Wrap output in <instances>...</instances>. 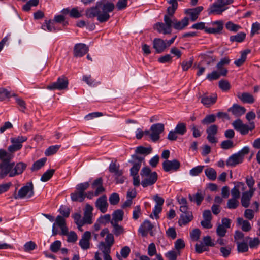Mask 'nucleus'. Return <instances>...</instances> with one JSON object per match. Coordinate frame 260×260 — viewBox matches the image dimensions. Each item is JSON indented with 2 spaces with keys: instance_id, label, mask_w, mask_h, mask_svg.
Masks as SVG:
<instances>
[{
  "instance_id": "obj_5",
  "label": "nucleus",
  "mask_w": 260,
  "mask_h": 260,
  "mask_svg": "<svg viewBox=\"0 0 260 260\" xmlns=\"http://www.w3.org/2000/svg\"><path fill=\"white\" fill-rule=\"evenodd\" d=\"M249 152V148L248 146L244 147L237 153L232 155L226 161L228 166L235 167L236 165L241 164L244 160L245 155Z\"/></svg>"
},
{
  "instance_id": "obj_55",
  "label": "nucleus",
  "mask_w": 260,
  "mask_h": 260,
  "mask_svg": "<svg viewBox=\"0 0 260 260\" xmlns=\"http://www.w3.org/2000/svg\"><path fill=\"white\" fill-rule=\"evenodd\" d=\"M203 166L195 167L190 170L189 174L192 176L199 175L203 171Z\"/></svg>"
},
{
  "instance_id": "obj_20",
  "label": "nucleus",
  "mask_w": 260,
  "mask_h": 260,
  "mask_svg": "<svg viewBox=\"0 0 260 260\" xmlns=\"http://www.w3.org/2000/svg\"><path fill=\"white\" fill-rule=\"evenodd\" d=\"M224 11H225V9L223 8L217 1L211 5L208 10L209 15H219Z\"/></svg>"
},
{
  "instance_id": "obj_26",
  "label": "nucleus",
  "mask_w": 260,
  "mask_h": 260,
  "mask_svg": "<svg viewBox=\"0 0 260 260\" xmlns=\"http://www.w3.org/2000/svg\"><path fill=\"white\" fill-rule=\"evenodd\" d=\"M228 111L232 112L236 117H240L246 112V109L244 107L234 104L228 109Z\"/></svg>"
},
{
  "instance_id": "obj_49",
  "label": "nucleus",
  "mask_w": 260,
  "mask_h": 260,
  "mask_svg": "<svg viewBox=\"0 0 260 260\" xmlns=\"http://www.w3.org/2000/svg\"><path fill=\"white\" fill-rule=\"evenodd\" d=\"M226 28L231 31L236 32L241 28V26L238 24H234L232 21H228L225 24Z\"/></svg>"
},
{
  "instance_id": "obj_22",
  "label": "nucleus",
  "mask_w": 260,
  "mask_h": 260,
  "mask_svg": "<svg viewBox=\"0 0 260 260\" xmlns=\"http://www.w3.org/2000/svg\"><path fill=\"white\" fill-rule=\"evenodd\" d=\"M153 47L155 49L156 53H160L165 50L167 47V45L166 41L164 40L161 39L156 38L153 40Z\"/></svg>"
},
{
  "instance_id": "obj_17",
  "label": "nucleus",
  "mask_w": 260,
  "mask_h": 260,
  "mask_svg": "<svg viewBox=\"0 0 260 260\" xmlns=\"http://www.w3.org/2000/svg\"><path fill=\"white\" fill-rule=\"evenodd\" d=\"M88 50V47L85 44H77L74 46V54L76 57H82L86 54Z\"/></svg>"
},
{
  "instance_id": "obj_12",
  "label": "nucleus",
  "mask_w": 260,
  "mask_h": 260,
  "mask_svg": "<svg viewBox=\"0 0 260 260\" xmlns=\"http://www.w3.org/2000/svg\"><path fill=\"white\" fill-rule=\"evenodd\" d=\"M180 167V162L177 159L172 160H166L162 163V168L165 172H169L171 170L177 171Z\"/></svg>"
},
{
  "instance_id": "obj_19",
  "label": "nucleus",
  "mask_w": 260,
  "mask_h": 260,
  "mask_svg": "<svg viewBox=\"0 0 260 260\" xmlns=\"http://www.w3.org/2000/svg\"><path fill=\"white\" fill-rule=\"evenodd\" d=\"M203 217L204 220L201 222L202 226L205 229H210L212 227L211 222L212 219L211 212L209 210H207L204 211L203 213Z\"/></svg>"
},
{
  "instance_id": "obj_45",
  "label": "nucleus",
  "mask_w": 260,
  "mask_h": 260,
  "mask_svg": "<svg viewBox=\"0 0 260 260\" xmlns=\"http://www.w3.org/2000/svg\"><path fill=\"white\" fill-rule=\"evenodd\" d=\"M175 130L178 135H183L186 133L187 131L186 125L184 123L179 122L177 124Z\"/></svg>"
},
{
  "instance_id": "obj_6",
  "label": "nucleus",
  "mask_w": 260,
  "mask_h": 260,
  "mask_svg": "<svg viewBox=\"0 0 260 260\" xmlns=\"http://www.w3.org/2000/svg\"><path fill=\"white\" fill-rule=\"evenodd\" d=\"M34 194V185L32 182H28L26 185L21 187L18 191V194L14 196L15 199L29 198Z\"/></svg>"
},
{
  "instance_id": "obj_31",
  "label": "nucleus",
  "mask_w": 260,
  "mask_h": 260,
  "mask_svg": "<svg viewBox=\"0 0 260 260\" xmlns=\"http://www.w3.org/2000/svg\"><path fill=\"white\" fill-rule=\"evenodd\" d=\"M112 230V233L115 236L118 237L125 233V231L124 227L118 223H111Z\"/></svg>"
},
{
  "instance_id": "obj_4",
  "label": "nucleus",
  "mask_w": 260,
  "mask_h": 260,
  "mask_svg": "<svg viewBox=\"0 0 260 260\" xmlns=\"http://www.w3.org/2000/svg\"><path fill=\"white\" fill-rule=\"evenodd\" d=\"M140 175L143 179L141 184L144 188L153 185L157 180V173L151 172L148 167H143L141 170Z\"/></svg>"
},
{
  "instance_id": "obj_60",
  "label": "nucleus",
  "mask_w": 260,
  "mask_h": 260,
  "mask_svg": "<svg viewBox=\"0 0 260 260\" xmlns=\"http://www.w3.org/2000/svg\"><path fill=\"white\" fill-rule=\"evenodd\" d=\"M109 202L111 205H116L117 204L120 200L119 196L117 193H113L109 197Z\"/></svg>"
},
{
  "instance_id": "obj_13",
  "label": "nucleus",
  "mask_w": 260,
  "mask_h": 260,
  "mask_svg": "<svg viewBox=\"0 0 260 260\" xmlns=\"http://www.w3.org/2000/svg\"><path fill=\"white\" fill-rule=\"evenodd\" d=\"M234 187L231 190V194L232 198L238 199L241 196L240 189L244 191L246 189V186L243 182H235L234 183Z\"/></svg>"
},
{
  "instance_id": "obj_64",
  "label": "nucleus",
  "mask_w": 260,
  "mask_h": 260,
  "mask_svg": "<svg viewBox=\"0 0 260 260\" xmlns=\"http://www.w3.org/2000/svg\"><path fill=\"white\" fill-rule=\"evenodd\" d=\"M219 86L221 90L224 91L229 90L231 87L229 82L224 80L219 81Z\"/></svg>"
},
{
  "instance_id": "obj_21",
  "label": "nucleus",
  "mask_w": 260,
  "mask_h": 260,
  "mask_svg": "<svg viewBox=\"0 0 260 260\" xmlns=\"http://www.w3.org/2000/svg\"><path fill=\"white\" fill-rule=\"evenodd\" d=\"M203 9V6H198L194 8L186 9L185 13L190 16L192 21H195L198 19L199 14Z\"/></svg>"
},
{
  "instance_id": "obj_30",
  "label": "nucleus",
  "mask_w": 260,
  "mask_h": 260,
  "mask_svg": "<svg viewBox=\"0 0 260 260\" xmlns=\"http://www.w3.org/2000/svg\"><path fill=\"white\" fill-rule=\"evenodd\" d=\"M124 212L121 209H118L113 212L112 214L111 223H118L123 220Z\"/></svg>"
},
{
  "instance_id": "obj_10",
  "label": "nucleus",
  "mask_w": 260,
  "mask_h": 260,
  "mask_svg": "<svg viewBox=\"0 0 260 260\" xmlns=\"http://www.w3.org/2000/svg\"><path fill=\"white\" fill-rule=\"evenodd\" d=\"M109 170L110 172L114 174L117 183H123L124 182V177L122 176L123 171L119 169V165L112 162L109 165Z\"/></svg>"
},
{
  "instance_id": "obj_51",
  "label": "nucleus",
  "mask_w": 260,
  "mask_h": 260,
  "mask_svg": "<svg viewBox=\"0 0 260 260\" xmlns=\"http://www.w3.org/2000/svg\"><path fill=\"white\" fill-rule=\"evenodd\" d=\"M111 246L106 244L104 242H101L99 245V249L102 251L103 255L109 254L111 252Z\"/></svg>"
},
{
  "instance_id": "obj_8",
  "label": "nucleus",
  "mask_w": 260,
  "mask_h": 260,
  "mask_svg": "<svg viewBox=\"0 0 260 260\" xmlns=\"http://www.w3.org/2000/svg\"><path fill=\"white\" fill-rule=\"evenodd\" d=\"M144 158L139 156L136 154L132 155V159L129 160V162L133 165V167L130 169L131 176H137L138 173L141 166L142 161Z\"/></svg>"
},
{
  "instance_id": "obj_7",
  "label": "nucleus",
  "mask_w": 260,
  "mask_h": 260,
  "mask_svg": "<svg viewBox=\"0 0 260 260\" xmlns=\"http://www.w3.org/2000/svg\"><path fill=\"white\" fill-rule=\"evenodd\" d=\"M232 124L235 130L239 132L243 135L247 134L249 131H252L255 127L253 122L251 123V126L249 127L244 124L240 119L234 121Z\"/></svg>"
},
{
  "instance_id": "obj_38",
  "label": "nucleus",
  "mask_w": 260,
  "mask_h": 260,
  "mask_svg": "<svg viewBox=\"0 0 260 260\" xmlns=\"http://www.w3.org/2000/svg\"><path fill=\"white\" fill-rule=\"evenodd\" d=\"M216 120V116L215 114L207 115L201 121L203 125H208L213 123Z\"/></svg>"
},
{
  "instance_id": "obj_28",
  "label": "nucleus",
  "mask_w": 260,
  "mask_h": 260,
  "mask_svg": "<svg viewBox=\"0 0 260 260\" xmlns=\"http://www.w3.org/2000/svg\"><path fill=\"white\" fill-rule=\"evenodd\" d=\"M189 200L192 202L195 203L197 206L201 205L202 202L203 201L204 198V194L200 190H198L194 194L188 195Z\"/></svg>"
},
{
  "instance_id": "obj_11",
  "label": "nucleus",
  "mask_w": 260,
  "mask_h": 260,
  "mask_svg": "<svg viewBox=\"0 0 260 260\" xmlns=\"http://www.w3.org/2000/svg\"><path fill=\"white\" fill-rule=\"evenodd\" d=\"M68 80L64 76H62L58 78L56 82H53L47 87L49 90H62L68 87Z\"/></svg>"
},
{
  "instance_id": "obj_39",
  "label": "nucleus",
  "mask_w": 260,
  "mask_h": 260,
  "mask_svg": "<svg viewBox=\"0 0 260 260\" xmlns=\"http://www.w3.org/2000/svg\"><path fill=\"white\" fill-rule=\"evenodd\" d=\"M46 161L47 158L46 157H43L37 160L33 164L31 168V170L32 171L39 170L44 166Z\"/></svg>"
},
{
  "instance_id": "obj_35",
  "label": "nucleus",
  "mask_w": 260,
  "mask_h": 260,
  "mask_svg": "<svg viewBox=\"0 0 260 260\" xmlns=\"http://www.w3.org/2000/svg\"><path fill=\"white\" fill-rule=\"evenodd\" d=\"M237 97L243 103L252 104L254 102L253 96L248 93H238Z\"/></svg>"
},
{
  "instance_id": "obj_63",
  "label": "nucleus",
  "mask_w": 260,
  "mask_h": 260,
  "mask_svg": "<svg viewBox=\"0 0 260 260\" xmlns=\"http://www.w3.org/2000/svg\"><path fill=\"white\" fill-rule=\"evenodd\" d=\"M178 255H179V253H178L174 250H171L165 254V256L168 260H176Z\"/></svg>"
},
{
  "instance_id": "obj_1",
  "label": "nucleus",
  "mask_w": 260,
  "mask_h": 260,
  "mask_svg": "<svg viewBox=\"0 0 260 260\" xmlns=\"http://www.w3.org/2000/svg\"><path fill=\"white\" fill-rule=\"evenodd\" d=\"M12 156L6 150L0 149V178L3 179L7 175L13 177L21 174L26 169L27 165L23 162L15 164L11 162Z\"/></svg>"
},
{
  "instance_id": "obj_58",
  "label": "nucleus",
  "mask_w": 260,
  "mask_h": 260,
  "mask_svg": "<svg viewBox=\"0 0 260 260\" xmlns=\"http://www.w3.org/2000/svg\"><path fill=\"white\" fill-rule=\"evenodd\" d=\"M220 76H222L221 74V71H219V72L214 71L212 73L207 75V79L210 81H212L218 79Z\"/></svg>"
},
{
  "instance_id": "obj_29",
  "label": "nucleus",
  "mask_w": 260,
  "mask_h": 260,
  "mask_svg": "<svg viewBox=\"0 0 260 260\" xmlns=\"http://www.w3.org/2000/svg\"><path fill=\"white\" fill-rule=\"evenodd\" d=\"M193 218L192 212L182 214L178 220V224L181 226H184L190 222L193 219Z\"/></svg>"
},
{
  "instance_id": "obj_16",
  "label": "nucleus",
  "mask_w": 260,
  "mask_h": 260,
  "mask_svg": "<svg viewBox=\"0 0 260 260\" xmlns=\"http://www.w3.org/2000/svg\"><path fill=\"white\" fill-rule=\"evenodd\" d=\"M255 191L247 190L242 193L241 198V203L244 208H247L249 206L250 201L253 196Z\"/></svg>"
},
{
  "instance_id": "obj_32",
  "label": "nucleus",
  "mask_w": 260,
  "mask_h": 260,
  "mask_svg": "<svg viewBox=\"0 0 260 260\" xmlns=\"http://www.w3.org/2000/svg\"><path fill=\"white\" fill-rule=\"evenodd\" d=\"M153 228V226L151 222L148 220H146L139 228V231L143 236H145L148 231L152 230Z\"/></svg>"
},
{
  "instance_id": "obj_2",
  "label": "nucleus",
  "mask_w": 260,
  "mask_h": 260,
  "mask_svg": "<svg viewBox=\"0 0 260 260\" xmlns=\"http://www.w3.org/2000/svg\"><path fill=\"white\" fill-rule=\"evenodd\" d=\"M115 5L109 0H100L96 2L95 6L87 9L86 11L87 17L91 18L96 17L101 23L107 22L110 18L109 13L112 12Z\"/></svg>"
},
{
  "instance_id": "obj_18",
  "label": "nucleus",
  "mask_w": 260,
  "mask_h": 260,
  "mask_svg": "<svg viewBox=\"0 0 260 260\" xmlns=\"http://www.w3.org/2000/svg\"><path fill=\"white\" fill-rule=\"evenodd\" d=\"M212 25L214 26L213 28H206L205 32L209 34H219L223 28V22L222 21H216L212 22Z\"/></svg>"
},
{
  "instance_id": "obj_23",
  "label": "nucleus",
  "mask_w": 260,
  "mask_h": 260,
  "mask_svg": "<svg viewBox=\"0 0 260 260\" xmlns=\"http://www.w3.org/2000/svg\"><path fill=\"white\" fill-rule=\"evenodd\" d=\"M200 98L201 102L206 107H209L214 105L217 100V96L216 94L210 96L204 95Z\"/></svg>"
},
{
  "instance_id": "obj_33",
  "label": "nucleus",
  "mask_w": 260,
  "mask_h": 260,
  "mask_svg": "<svg viewBox=\"0 0 260 260\" xmlns=\"http://www.w3.org/2000/svg\"><path fill=\"white\" fill-rule=\"evenodd\" d=\"M237 224L241 226L242 230L244 232H249L251 230V226L250 222L242 218L238 217L237 219Z\"/></svg>"
},
{
  "instance_id": "obj_56",
  "label": "nucleus",
  "mask_w": 260,
  "mask_h": 260,
  "mask_svg": "<svg viewBox=\"0 0 260 260\" xmlns=\"http://www.w3.org/2000/svg\"><path fill=\"white\" fill-rule=\"evenodd\" d=\"M90 184L88 182L81 183L77 185L76 189L82 193H85V191L89 187Z\"/></svg>"
},
{
  "instance_id": "obj_43",
  "label": "nucleus",
  "mask_w": 260,
  "mask_h": 260,
  "mask_svg": "<svg viewBox=\"0 0 260 260\" xmlns=\"http://www.w3.org/2000/svg\"><path fill=\"white\" fill-rule=\"evenodd\" d=\"M205 173L207 178L212 181L215 180L217 177V173L212 168H208L205 170Z\"/></svg>"
},
{
  "instance_id": "obj_44",
  "label": "nucleus",
  "mask_w": 260,
  "mask_h": 260,
  "mask_svg": "<svg viewBox=\"0 0 260 260\" xmlns=\"http://www.w3.org/2000/svg\"><path fill=\"white\" fill-rule=\"evenodd\" d=\"M15 94H11V92L4 88H0V101H3L11 96H15Z\"/></svg>"
},
{
  "instance_id": "obj_61",
  "label": "nucleus",
  "mask_w": 260,
  "mask_h": 260,
  "mask_svg": "<svg viewBox=\"0 0 260 260\" xmlns=\"http://www.w3.org/2000/svg\"><path fill=\"white\" fill-rule=\"evenodd\" d=\"M142 214L140 205L135 206L133 212V219L137 220Z\"/></svg>"
},
{
  "instance_id": "obj_57",
  "label": "nucleus",
  "mask_w": 260,
  "mask_h": 260,
  "mask_svg": "<svg viewBox=\"0 0 260 260\" xmlns=\"http://www.w3.org/2000/svg\"><path fill=\"white\" fill-rule=\"evenodd\" d=\"M27 138L26 137L18 136L17 137L11 138L10 139L12 143H16L17 144H22V143L26 141Z\"/></svg>"
},
{
  "instance_id": "obj_24",
  "label": "nucleus",
  "mask_w": 260,
  "mask_h": 260,
  "mask_svg": "<svg viewBox=\"0 0 260 260\" xmlns=\"http://www.w3.org/2000/svg\"><path fill=\"white\" fill-rule=\"evenodd\" d=\"M90 238L91 233L90 232L86 231L83 234L79 243V245L83 249L86 250L89 248Z\"/></svg>"
},
{
  "instance_id": "obj_48",
  "label": "nucleus",
  "mask_w": 260,
  "mask_h": 260,
  "mask_svg": "<svg viewBox=\"0 0 260 260\" xmlns=\"http://www.w3.org/2000/svg\"><path fill=\"white\" fill-rule=\"evenodd\" d=\"M246 240L249 241V245L250 248H256L260 244V240L258 238H254L253 239L249 236L246 237Z\"/></svg>"
},
{
  "instance_id": "obj_62",
  "label": "nucleus",
  "mask_w": 260,
  "mask_h": 260,
  "mask_svg": "<svg viewBox=\"0 0 260 260\" xmlns=\"http://www.w3.org/2000/svg\"><path fill=\"white\" fill-rule=\"evenodd\" d=\"M37 245L35 242L29 241L26 242L24 245V250L26 252H29L36 249Z\"/></svg>"
},
{
  "instance_id": "obj_27",
  "label": "nucleus",
  "mask_w": 260,
  "mask_h": 260,
  "mask_svg": "<svg viewBox=\"0 0 260 260\" xmlns=\"http://www.w3.org/2000/svg\"><path fill=\"white\" fill-rule=\"evenodd\" d=\"M231 61L230 59L228 57H225L221 59L220 61L217 64L216 68L219 71H221L222 76H225L228 73V70L223 68V66L228 65Z\"/></svg>"
},
{
  "instance_id": "obj_34",
  "label": "nucleus",
  "mask_w": 260,
  "mask_h": 260,
  "mask_svg": "<svg viewBox=\"0 0 260 260\" xmlns=\"http://www.w3.org/2000/svg\"><path fill=\"white\" fill-rule=\"evenodd\" d=\"M42 28L45 30H47L49 31H56L60 30V29L58 28L56 26L55 22L51 20L48 21H46L45 24L42 26Z\"/></svg>"
},
{
  "instance_id": "obj_42",
  "label": "nucleus",
  "mask_w": 260,
  "mask_h": 260,
  "mask_svg": "<svg viewBox=\"0 0 260 260\" xmlns=\"http://www.w3.org/2000/svg\"><path fill=\"white\" fill-rule=\"evenodd\" d=\"M246 38V34L244 32H239L236 35L231 36L230 37V40L232 42H237L241 43L243 42Z\"/></svg>"
},
{
  "instance_id": "obj_41",
  "label": "nucleus",
  "mask_w": 260,
  "mask_h": 260,
  "mask_svg": "<svg viewBox=\"0 0 260 260\" xmlns=\"http://www.w3.org/2000/svg\"><path fill=\"white\" fill-rule=\"evenodd\" d=\"M152 152V148L151 147L146 148L143 146H140L136 147L135 149V154L138 155V154H143L145 155L149 154Z\"/></svg>"
},
{
  "instance_id": "obj_3",
  "label": "nucleus",
  "mask_w": 260,
  "mask_h": 260,
  "mask_svg": "<svg viewBox=\"0 0 260 260\" xmlns=\"http://www.w3.org/2000/svg\"><path fill=\"white\" fill-rule=\"evenodd\" d=\"M164 23L158 22L154 26V28L159 33L164 35L170 34L172 32V27L176 30L184 29L189 24V18L184 17L179 21L174 16L168 17L164 16Z\"/></svg>"
},
{
  "instance_id": "obj_37",
  "label": "nucleus",
  "mask_w": 260,
  "mask_h": 260,
  "mask_svg": "<svg viewBox=\"0 0 260 260\" xmlns=\"http://www.w3.org/2000/svg\"><path fill=\"white\" fill-rule=\"evenodd\" d=\"M249 53H250V50L249 49H246L241 52L240 58L235 60L234 64L237 67L242 66L246 61L247 55Z\"/></svg>"
},
{
  "instance_id": "obj_40",
  "label": "nucleus",
  "mask_w": 260,
  "mask_h": 260,
  "mask_svg": "<svg viewBox=\"0 0 260 260\" xmlns=\"http://www.w3.org/2000/svg\"><path fill=\"white\" fill-rule=\"evenodd\" d=\"M236 243L238 253H244L248 251V245L246 242L236 241Z\"/></svg>"
},
{
  "instance_id": "obj_15",
  "label": "nucleus",
  "mask_w": 260,
  "mask_h": 260,
  "mask_svg": "<svg viewBox=\"0 0 260 260\" xmlns=\"http://www.w3.org/2000/svg\"><path fill=\"white\" fill-rule=\"evenodd\" d=\"M95 207L103 213L107 211L108 204L106 195H103L99 198L95 202Z\"/></svg>"
},
{
  "instance_id": "obj_59",
  "label": "nucleus",
  "mask_w": 260,
  "mask_h": 260,
  "mask_svg": "<svg viewBox=\"0 0 260 260\" xmlns=\"http://www.w3.org/2000/svg\"><path fill=\"white\" fill-rule=\"evenodd\" d=\"M61 242L58 240H56L53 242L50 247V250L54 253L57 252L61 247Z\"/></svg>"
},
{
  "instance_id": "obj_53",
  "label": "nucleus",
  "mask_w": 260,
  "mask_h": 260,
  "mask_svg": "<svg viewBox=\"0 0 260 260\" xmlns=\"http://www.w3.org/2000/svg\"><path fill=\"white\" fill-rule=\"evenodd\" d=\"M260 34V23L256 22L252 24L250 36L253 37L255 34Z\"/></svg>"
},
{
  "instance_id": "obj_36",
  "label": "nucleus",
  "mask_w": 260,
  "mask_h": 260,
  "mask_svg": "<svg viewBox=\"0 0 260 260\" xmlns=\"http://www.w3.org/2000/svg\"><path fill=\"white\" fill-rule=\"evenodd\" d=\"M86 197L85 193H82L79 191H76L71 194V198L73 201L82 202Z\"/></svg>"
},
{
  "instance_id": "obj_25",
  "label": "nucleus",
  "mask_w": 260,
  "mask_h": 260,
  "mask_svg": "<svg viewBox=\"0 0 260 260\" xmlns=\"http://www.w3.org/2000/svg\"><path fill=\"white\" fill-rule=\"evenodd\" d=\"M166 1L170 6L167 8V14L165 16L172 17L174 15L178 7L177 0H166Z\"/></svg>"
},
{
  "instance_id": "obj_46",
  "label": "nucleus",
  "mask_w": 260,
  "mask_h": 260,
  "mask_svg": "<svg viewBox=\"0 0 260 260\" xmlns=\"http://www.w3.org/2000/svg\"><path fill=\"white\" fill-rule=\"evenodd\" d=\"M245 182L249 188V190L255 191L256 189L254 187L255 180L252 176H247L245 177Z\"/></svg>"
},
{
  "instance_id": "obj_9",
  "label": "nucleus",
  "mask_w": 260,
  "mask_h": 260,
  "mask_svg": "<svg viewBox=\"0 0 260 260\" xmlns=\"http://www.w3.org/2000/svg\"><path fill=\"white\" fill-rule=\"evenodd\" d=\"M164 124L158 123L152 124L150 131V138L153 142L157 141L160 139V134L164 131Z\"/></svg>"
},
{
  "instance_id": "obj_14",
  "label": "nucleus",
  "mask_w": 260,
  "mask_h": 260,
  "mask_svg": "<svg viewBox=\"0 0 260 260\" xmlns=\"http://www.w3.org/2000/svg\"><path fill=\"white\" fill-rule=\"evenodd\" d=\"M206 132L207 134V139L209 142L211 143H216L217 140L215 135L218 132V126L215 124L211 125L206 129Z\"/></svg>"
},
{
  "instance_id": "obj_52",
  "label": "nucleus",
  "mask_w": 260,
  "mask_h": 260,
  "mask_svg": "<svg viewBox=\"0 0 260 260\" xmlns=\"http://www.w3.org/2000/svg\"><path fill=\"white\" fill-rule=\"evenodd\" d=\"M54 169H50L46 171L41 176L40 180L43 182L48 181L53 175Z\"/></svg>"
},
{
  "instance_id": "obj_50",
  "label": "nucleus",
  "mask_w": 260,
  "mask_h": 260,
  "mask_svg": "<svg viewBox=\"0 0 260 260\" xmlns=\"http://www.w3.org/2000/svg\"><path fill=\"white\" fill-rule=\"evenodd\" d=\"M239 205L238 199L231 198L227 202V208L230 209H235Z\"/></svg>"
},
{
  "instance_id": "obj_47",
  "label": "nucleus",
  "mask_w": 260,
  "mask_h": 260,
  "mask_svg": "<svg viewBox=\"0 0 260 260\" xmlns=\"http://www.w3.org/2000/svg\"><path fill=\"white\" fill-rule=\"evenodd\" d=\"M60 147V145H56L49 146L45 151L46 156H50L55 154Z\"/></svg>"
},
{
  "instance_id": "obj_54",
  "label": "nucleus",
  "mask_w": 260,
  "mask_h": 260,
  "mask_svg": "<svg viewBox=\"0 0 260 260\" xmlns=\"http://www.w3.org/2000/svg\"><path fill=\"white\" fill-rule=\"evenodd\" d=\"M190 128L192 132V135L194 138H198L202 135V132L200 131L199 127L192 124L190 126Z\"/></svg>"
}]
</instances>
